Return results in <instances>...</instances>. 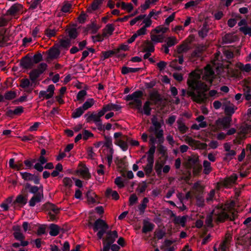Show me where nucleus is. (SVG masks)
<instances>
[{"label": "nucleus", "mask_w": 251, "mask_h": 251, "mask_svg": "<svg viewBox=\"0 0 251 251\" xmlns=\"http://www.w3.org/2000/svg\"><path fill=\"white\" fill-rule=\"evenodd\" d=\"M214 74L213 68L209 64L203 70H197L192 72L187 81L191 89L186 92L182 89L181 96H185L187 94L197 103L204 102L208 98L206 92L212 84Z\"/></svg>", "instance_id": "obj_1"}, {"label": "nucleus", "mask_w": 251, "mask_h": 251, "mask_svg": "<svg viewBox=\"0 0 251 251\" xmlns=\"http://www.w3.org/2000/svg\"><path fill=\"white\" fill-rule=\"evenodd\" d=\"M234 206L235 202L232 201L215 208L206 216L205 224L207 226H212L213 217L218 222H223L227 219L233 220L237 215L234 209Z\"/></svg>", "instance_id": "obj_2"}, {"label": "nucleus", "mask_w": 251, "mask_h": 251, "mask_svg": "<svg viewBox=\"0 0 251 251\" xmlns=\"http://www.w3.org/2000/svg\"><path fill=\"white\" fill-rule=\"evenodd\" d=\"M93 228L94 231H98L97 236L99 239H101L109 226L104 220L98 219L95 222Z\"/></svg>", "instance_id": "obj_3"}, {"label": "nucleus", "mask_w": 251, "mask_h": 251, "mask_svg": "<svg viewBox=\"0 0 251 251\" xmlns=\"http://www.w3.org/2000/svg\"><path fill=\"white\" fill-rule=\"evenodd\" d=\"M151 123L152 126L150 127V130L154 132L159 142H162L163 140V131L161 129V123L158 121L156 116H153L152 117Z\"/></svg>", "instance_id": "obj_4"}, {"label": "nucleus", "mask_w": 251, "mask_h": 251, "mask_svg": "<svg viewBox=\"0 0 251 251\" xmlns=\"http://www.w3.org/2000/svg\"><path fill=\"white\" fill-rule=\"evenodd\" d=\"M184 141L194 149H205L207 147L205 143H201L188 136L185 138Z\"/></svg>", "instance_id": "obj_5"}, {"label": "nucleus", "mask_w": 251, "mask_h": 251, "mask_svg": "<svg viewBox=\"0 0 251 251\" xmlns=\"http://www.w3.org/2000/svg\"><path fill=\"white\" fill-rule=\"evenodd\" d=\"M237 107L230 101L227 100H223V109L225 114L228 116H231L233 114L237 109Z\"/></svg>", "instance_id": "obj_6"}, {"label": "nucleus", "mask_w": 251, "mask_h": 251, "mask_svg": "<svg viewBox=\"0 0 251 251\" xmlns=\"http://www.w3.org/2000/svg\"><path fill=\"white\" fill-rule=\"evenodd\" d=\"M111 145L110 142L105 143L102 151V153L105 156L109 166L111 165L113 159V150L111 148Z\"/></svg>", "instance_id": "obj_7"}, {"label": "nucleus", "mask_w": 251, "mask_h": 251, "mask_svg": "<svg viewBox=\"0 0 251 251\" xmlns=\"http://www.w3.org/2000/svg\"><path fill=\"white\" fill-rule=\"evenodd\" d=\"M84 117L86 118V121L87 123H90L93 121L98 126V129H102V128L103 127V125L102 124L101 120L100 118L98 117L96 113H87L84 115Z\"/></svg>", "instance_id": "obj_8"}, {"label": "nucleus", "mask_w": 251, "mask_h": 251, "mask_svg": "<svg viewBox=\"0 0 251 251\" xmlns=\"http://www.w3.org/2000/svg\"><path fill=\"white\" fill-rule=\"evenodd\" d=\"M54 90V86L52 84L50 85L46 91H41L39 92V97L43 99H50L53 96Z\"/></svg>", "instance_id": "obj_9"}, {"label": "nucleus", "mask_w": 251, "mask_h": 251, "mask_svg": "<svg viewBox=\"0 0 251 251\" xmlns=\"http://www.w3.org/2000/svg\"><path fill=\"white\" fill-rule=\"evenodd\" d=\"M230 120L226 117L219 118L216 121V126L218 129H226L229 126Z\"/></svg>", "instance_id": "obj_10"}, {"label": "nucleus", "mask_w": 251, "mask_h": 251, "mask_svg": "<svg viewBox=\"0 0 251 251\" xmlns=\"http://www.w3.org/2000/svg\"><path fill=\"white\" fill-rule=\"evenodd\" d=\"M216 60L213 61V68H216V73L217 75L222 77H225L227 75L228 68H224L223 65H220L216 66L217 63Z\"/></svg>", "instance_id": "obj_11"}, {"label": "nucleus", "mask_w": 251, "mask_h": 251, "mask_svg": "<svg viewBox=\"0 0 251 251\" xmlns=\"http://www.w3.org/2000/svg\"><path fill=\"white\" fill-rule=\"evenodd\" d=\"M143 96V92L141 91H136L126 97V100H133L135 103L142 101L141 98Z\"/></svg>", "instance_id": "obj_12"}, {"label": "nucleus", "mask_w": 251, "mask_h": 251, "mask_svg": "<svg viewBox=\"0 0 251 251\" xmlns=\"http://www.w3.org/2000/svg\"><path fill=\"white\" fill-rule=\"evenodd\" d=\"M231 240V237L228 235L221 243L219 245V251H229V248Z\"/></svg>", "instance_id": "obj_13"}, {"label": "nucleus", "mask_w": 251, "mask_h": 251, "mask_svg": "<svg viewBox=\"0 0 251 251\" xmlns=\"http://www.w3.org/2000/svg\"><path fill=\"white\" fill-rule=\"evenodd\" d=\"M25 190H28L29 193L33 194L34 195L37 194L39 190H41L40 192L43 193V186L41 185L40 187L36 186H32L29 183H26L25 185V189L22 190V193H24Z\"/></svg>", "instance_id": "obj_14"}, {"label": "nucleus", "mask_w": 251, "mask_h": 251, "mask_svg": "<svg viewBox=\"0 0 251 251\" xmlns=\"http://www.w3.org/2000/svg\"><path fill=\"white\" fill-rule=\"evenodd\" d=\"M142 24H144V25L135 33V35H137V37L145 35L147 33V28L151 26L152 22L150 21L145 20L144 19L143 20Z\"/></svg>", "instance_id": "obj_15"}, {"label": "nucleus", "mask_w": 251, "mask_h": 251, "mask_svg": "<svg viewBox=\"0 0 251 251\" xmlns=\"http://www.w3.org/2000/svg\"><path fill=\"white\" fill-rule=\"evenodd\" d=\"M105 233L107 234V237L105 239L103 240V242L112 245L118 237L117 232L116 230L112 231H109L107 232L106 231Z\"/></svg>", "instance_id": "obj_16"}, {"label": "nucleus", "mask_w": 251, "mask_h": 251, "mask_svg": "<svg viewBox=\"0 0 251 251\" xmlns=\"http://www.w3.org/2000/svg\"><path fill=\"white\" fill-rule=\"evenodd\" d=\"M43 197V193L38 192L30 199L29 201V205L31 207L34 206L36 203L41 201Z\"/></svg>", "instance_id": "obj_17"}, {"label": "nucleus", "mask_w": 251, "mask_h": 251, "mask_svg": "<svg viewBox=\"0 0 251 251\" xmlns=\"http://www.w3.org/2000/svg\"><path fill=\"white\" fill-rule=\"evenodd\" d=\"M128 138L126 137H123L122 139H118L115 141V143L119 146L123 151H126L128 149L127 142Z\"/></svg>", "instance_id": "obj_18"}, {"label": "nucleus", "mask_w": 251, "mask_h": 251, "mask_svg": "<svg viewBox=\"0 0 251 251\" xmlns=\"http://www.w3.org/2000/svg\"><path fill=\"white\" fill-rule=\"evenodd\" d=\"M198 162V158L196 156H192L190 157L187 162H186V166L188 168L194 169V172L195 174H196V169L195 168L196 166L197 165V163Z\"/></svg>", "instance_id": "obj_19"}, {"label": "nucleus", "mask_w": 251, "mask_h": 251, "mask_svg": "<svg viewBox=\"0 0 251 251\" xmlns=\"http://www.w3.org/2000/svg\"><path fill=\"white\" fill-rule=\"evenodd\" d=\"M23 8L22 5L19 3H15L7 10V14L8 15H15L18 13Z\"/></svg>", "instance_id": "obj_20"}, {"label": "nucleus", "mask_w": 251, "mask_h": 251, "mask_svg": "<svg viewBox=\"0 0 251 251\" xmlns=\"http://www.w3.org/2000/svg\"><path fill=\"white\" fill-rule=\"evenodd\" d=\"M20 86L28 93L31 92L33 89V88L30 87L32 86V84L30 83L29 80L27 78L22 79Z\"/></svg>", "instance_id": "obj_21"}, {"label": "nucleus", "mask_w": 251, "mask_h": 251, "mask_svg": "<svg viewBox=\"0 0 251 251\" xmlns=\"http://www.w3.org/2000/svg\"><path fill=\"white\" fill-rule=\"evenodd\" d=\"M60 50L55 47L50 48L48 51L49 59H54L57 58L60 55Z\"/></svg>", "instance_id": "obj_22"}, {"label": "nucleus", "mask_w": 251, "mask_h": 251, "mask_svg": "<svg viewBox=\"0 0 251 251\" xmlns=\"http://www.w3.org/2000/svg\"><path fill=\"white\" fill-rule=\"evenodd\" d=\"M154 225L151 223L148 220H145L143 222V226L142 228V232L143 233H147L148 232L151 231L154 228Z\"/></svg>", "instance_id": "obj_23"}, {"label": "nucleus", "mask_w": 251, "mask_h": 251, "mask_svg": "<svg viewBox=\"0 0 251 251\" xmlns=\"http://www.w3.org/2000/svg\"><path fill=\"white\" fill-rule=\"evenodd\" d=\"M78 173L81 175L83 178L85 179H89L90 177V175L89 173L88 168L84 165L81 166L78 170Z\"/></svg>", "instance_id": "obj_24"}, {"label": "nucleus", "mask_w": 251, "mask_h": 251, "mask_svg": "<svg viewBox=\"0 0 251 251\" xmlns=\"http://www.w3.org/2000/svg\"><path fill=\"white\" fill-rule=\"evenodd\" d=\"M146 15L145 14H141L138 15V16L135 17L131 20H130L129 24L130 25H133L135 24H137V25H140L142 24V23H140V22L142 20H144L146 17Z\"/></svg>", "instance_id": "obj_25"}, {"label": "nucleus", "mask_w": 251, "mask_h": 251, "mask_svg": "<svg viewBox=\"0 0 251 251\" xmlns=\"http://www.w3.org/2000/svg\"><path fill=\"white\" fill-rule=\"evenodd\" d=\"M114 30V27L112 24H108L103 29L102 35L104 37H108L111 35Z\"/></svg>", "instance_id": "obj_26"}, {"label": "nucleus", "mask_w": 251, "mask_h": 251, "mask_svg": "<svg viewBox=\"0 0 251 251\" xmlns=\"http://www.w3.org/2000/svg\"><path fill=\"white\" fill-rule=\"evenodd\" d=\"M106 112L110 111H119L121 109V106L120 105L114 104L113 103H109L107 104L103 105Z\"/></svg>", "instance_id": "obj_27"}, {"label": "nucleus", "mask_w": 251, "mask_h": 251, "mask_svg": "<svg viewBox=\"0 0 251 251\" xmlns=\"http://www.w3.org/2000/svg\"><path fill=\"white\" fill-rule=\"evenodd\" d=\"M21 66L25 69H30L33 66V63L29 58L25 57L21 62Z\"/></svg>", "instance_id": "obj_28"}, {"label": "nucleus", "mask_w": 251, "mask_h": 251, "mask_svg": "<svg viewBox=\"0 0 251 251\" xmlns=\"http://www.w3.org/2000/svg\"><path fill=\"white\" fill-rule=\"evenodd\" d=\"M238 178V176L236 174H233L229 177H227L225 180V185L226 186H229L232 184L235 183L237 179Z\"/></svg>", "instance_id": "obj_29"}, {"label": "nucleus", "mask_w": 251, "mask_h": 251, "mask_svg": "<svg viewBox=\"0 0 251 251\" xmlns=\"http://www.w3.org/2000/svg\"><path fill=\"white\" fill-rule=\"evenodd\" d=\"M154 160L147 159V164L144 168V171L147 175H149L152 171Z\"/></svg>", "instance_id": "obj_30"}, {"label": "nucleus", "mask_w": 251, "mask_h": 251, "mask_svg": "<svg viewBox=\"0 0 251 251\" xmlns=\"http://www.w3.org/2000/svg\"><path fill=\"white\" fill-rule=\"evenodd\" d=\"M71 45V41L67 37H64L59 41V47L67 49Z\"/></svg>", "instance_id": "obj_31"}, {"label": "nucleus", "mask_w": 251, "mask_h": 251, "mask_svg": "<svg viewBox=\"0 0 251 251\" xmlns=\"http://www.w3.org/2000/svg\"><path fill=\"white\" fill-rule=\"evenodd\" d=\"M149 200L148 198H144L141 201L140 204L138 206V209L141 214H143L147 206V204Z\"/></svg>", "instance_id": "obj_32"}, {"label": "nucleus", "mask_w": 251, "mask_h": 251, "mask_svg": "<svg viewBox=\"0 0 251 251\" xmlns=\"http://www.w3.org/2000/svg\"><path fill=\"white\" fill-rule=\"evenodd\" d=\"M161 13V11H155L154 10H152L148 16L146 15V18L144 19L145 20H149L152 22L151 18L153 17L154 19L156 20L158 18V16Z\"/></svg>", "instance_id": "obj_33"}, {"label": "nucleus", "mask_w": 251, "mask_h": 251, "mask_svg": "<svg viewBox=\"0 0 251 251\" xmlns=\"http://www.w3.org/2000/svg\"><path fill=\"white\" fill-rule=\"evenodd\" d=\"M236 154V151L234 150L227 151V152L224 154L223 160L226 162H229L234 158Z\"/></svg>", "instance_id": "obj_34"}, {"label": "nucleus", "mask_w": 251, "mask_h": 251, "mask_svg": "<svg viewBox=\"0 0 251 251\" xmlns=\"http://www.w3.org/2000/svg\"><path fill=\"white\" fill-rule=\"evenodd\" d=\"M187 216H177L175 218L174 222L176 224H179L184 227L186 222Z\"/></svg>", "instance_id": "obj_35"}, {"label": "nucleus", "mask_w": 251, "mask_h": 251, "mask_svg": "<svg viewBox=\"0 0 251 251\" xmlns=\"http://www.w3.org/2000/svg\"><path fill=\"white\" fill-rule=\"evenodd\" d=\"M237 67L242 72L249 73L251 71V64H246L244 65L241 63H238L237 64Z\"/></svg>", "instance_id": "obj_36"}, {"label": "nucleus", "mask_w": 251, "mask_h": 251, "mask_svg": "<svg viewBox=\"0 0 251 251\" xmlns=\"http://www.w3.org/2000/svg\"><path fill=\"white\" fill-rule=\"evenodd\" d=\"M50 234L52 236L57 235L59 232V227L58 226L54 224H51L50 226Z\"/></svg>", "instance_id": "obj_37"}, {"label": "nucleus", "mask_w": 251, "mask_h": 251, "mask_svg": "<svg viewBox=\"0 0 251 251\" xmlns=\"http://www.w3.org/2000/svg\"><path fill=\"white\" fill-rule=\"evenodd\" d=\"M12 201V198H8L1 203L0 207L2 209V211H7L9 209V205L11 204Z\"/></svg>", "instance_id": "obj_38"}, {"label": "nucleus", "mask_w": 251, "mask_h": 251, "mask_svg": "<svg viewBox=\"0 0 251 251\" xmlns=\"http://www.w3.org/2000/svg\"><path fill=\"white\" fill-rule=\"evenodd\" d=\"M151 37L152 42L154 43H161L163 41L164 36L162 34L157 35L151 33Z\"/></svg>", "instance_id": "obj_39"}, {"label": "nucleus", "mask_w": 251, "mask_h": 251, "mask_svg": "<svg viewBox=\"0 0 251 251\" xmlns=\"http://www.w3.org/2000/svg\"><path fill=\"white\" fill-rule=\"evenodd\" d=\"M140 70L139 68H130L124 66L122 67L121 72L122 74L126 75L129 73H135Z\"/></svg>", "instance_id": "obj_40"}, {"label": "nucleus", "mask_w": 251, "mask_h": 251, "mask_svg": "<svg viewBox=\"0 0 251 251\" xmlns=\"http://www.w3.org/2000/svg\"><path fill=\"white\" fill-rule=\"evenodd\" d=\"M208 27L206 23H204L201 29L199 31V35L202 38L205 37L207 35L208 31Z\"/></svg>", "instance_id": "obj_41"}, {"label": "nucleus", "mask_w": 251, "mask_h": 251, "mask_svg": "<svg viewBox=\"0 0 251 251\" xmlns=\"http://www.w3.org/2000/svg\"><path fill=\"white\" fill-rule=\"evenodd\" d=\"M177 124L178 129L180 132L184 133L187 131L188 127L185 126L181 119H178L177 121Z\"/></svg>", "instance_id": "obj_42"}, {"label": "nucleus", "mask_w": 251, "mask_h": 251, "mask_svg": "<svg viewBox=\"0 0 251 251\" xmlns=\"http://www.w3.org/2000/svg\"><path fill=\"white\" fill-rule=\"evenodd\" d=\"M95 101L92 98H90L87 100L83 103L81 107L85 111L89 108H91L94 104Z\"/></svg>", "instance_id": "obj_43"}, {"label": "nucleus", "mask_w": 251, "mask_h": 251, "mask_svg": "<svg viewBox=\"0 0 251 251\" xmlns=\"http://www.w3.org/2000/svg\"><path fill=\"white\" fill-rule=\"evenodd\" d=\"M49 208L50 209V214L51 218H54L55 215L59 212V209L58 208H57L55 205L51 204H49Z\"/></svg>", "instance_id": "obj_44"}, {"label": "nucleus", "mask_w": 251, "mask_h": 251, "mask_svg": "<svg viewBox=\"0 0 251 251\" xmlns=\"http://www.w3.org/2000/svg\"><path fill=\"white\" fill-rule=\"evenodd\" d=\"M151 102L149 101H147L145 102L143 105V112L142 113L144 114L149 116L151 114V108L150 107Z\"/></svg>", "instance_id": "obj_45"}, {"label": "nucleus", "mask_w": 251, "mask_h": 251, "mask_svg": "<svg viewBox=\"0 0 251 251\" xmlns=\"http://www.w3.org/2000/svg\"><path fill=\"white\" fill-rule=\"evenodd\" d=\"M85 110L83 108L80 106L76 108L72 113V117L76 119L80 117L84 112Z\"/></svg>", "instance_id": "obj_46"}, {"label": "nucleus", "mask_w": 251, "mask_h": 251, "mask_svg": "<svg viewBox=\"0 0 251 251\" xmlns=\"http://www.w3.org/2000/svg\"><path fill=\"white\" fill-rule=\"evenodd\" d=\"M28 196L27 195L23 196V195H18L16 200V201L19 204L25 205L27 201Z\"/></svg>", "instance_id": "obj_47"}, {"label": "nucleus", "mask_w": 251, "mask_h": 251, "mask_svg": "<svg viewBox=\"0 0 251 251\" xmlns=\"http://www.w3.org/2000/svg\"><path fill=\"white\" fill-rule=\"evenodd\" d=\"M203 173L208 175L212 171L211 163L207 160H204L203 162Z\"/></svg>", "instance_id": "obj_48"}, {"label": "nucleus", "mask_w": 251, "mask_h": 251, "mask_svg": "<svg viewBox=\"0 0 251 251\" xmlns=\"http://www.w3.org/2000/svg\"><path fill=\"white\" fill-rule=\"evenodd\" d=\"M243 95L247 100H251V88L249 86H245L243 88Z\"/></svg>", "instance_id": "obj_49"}, {"label": "nucleus", "mask_w": 251, "mask_h": 251, "mask_svg": "<svg viewBox=\"0 0 251 251\" xmlns=\"http://www.w3.org/2000/svg\"><path fill=\"white\" fill-rule=\"evenodd\" d=\"M107 196H111L112 199L117 200L119 199V196L116 191L112 190L111 188H107L106 191Z\"/></svg>", "instance_id": "obj_50"}, {"label": "nucleus", "mask_w": 251, "mask_h": 251, "mask_svg": "<svg viewBox=\"0 0 251 251\" xmlns=\"http://www.w3.org/2000/svg\"><path fill=\"white\" fill-rule=\"evenodd\" d=\"M166 42V45L171 47L177 43V40L176 37L171 36L167 38Z\"/></svg>", "instance_id": "obj_51"}, {"label": "nucleus", "mask_w": 251, "mask_h": 251, "mask_svg": "<svg viewBox=\"0 0 251 251\" xmlns=\"http://www.w3.org/2000/svg\"><path fill=\"white\" fill-rule=\"evenodd\" d=\"M16 96V93L14 91H9L5 93L3 99L6 100H11L14 99Z\"/></svg>", "instance_id": "obj_52"}, {"label": "nucleus", "mask_w": 251, "mask_h": 251, "mask_svg": "<svg viewBox=\"0 0 251 251\" xmlns=\"http://www.w3.org/2000/svg\"><path fill=\"white\" fill-rule=\"evenodd\" d=\"M21 176L25 181L32 180L34 175L27 172H20Z\"/></svg>", "instance_id": "obj_53"}, {"label": "nucleus", "mask_w": 251, "mask_h": 251, "mask_svg": "<svg viewBox=\"0 0 251 251\" xmlns=\"http://www.w3.org/2000/svg\"><path fill=\"white\" fill-rule=\"evenodd\" d=\"M168 27H164L162 25L158 26L152 30V32L156 33H161L162 34L165 33L168 30Z\"/></svg>", "instance_id": "obj_54"}, {"label": "nucleus", "mask_w": 251, "mask_h": 251, "mask_svg": "<svg viewBox=\"0 0 251 251\" xmlns=\"http://www.w3.org/2000/svg\"><path fill=\"white\" fill-rule=\"evenodd\" d=\"M189 50V47L187 44H183L177 47V52L179 54L187 52Z\"/></svg>", "instance_id": "obj_55"}, {"label": "nucleus", "mask_w": 251, "mask_h": 251, "mask_svg": "<svg viewBox=\"0 0 251 251\" xmlns=\"http://www.w3.org/2000/svg\"><path fill=\"white\" fill-rule=\"evenodd\" d=\"M121 7L123 9L126 10L128 12H131L133 9V6L131 3H125L124 2L121 3Z\"/></svg>", "instance_id": "obj_56"}, {"label": "nucleus", "mask_w": 251, "mask_h": 251, "mask_svg": "<svg viewBox=\"0 0 251 251\" xmlns=\"http://www.w3.org/2000/svg\"><path fill=\"white\" fill-rule=\"evenodd\" d=\"M40 75L41 74L36 69L31 71L29 73L30 78L32 81H35Z\"/></svg>", "instance_id": "obj_57"}, {"label": "nucleus", "mask_w": 251, "mask_h": 251, "mask_svg": "<svg viewBox=\"0 0 251 251\" xmlns=\"http://www.w3.org/2000/svg\"><path fill=\"white\" fill-rule=\"evenodd\" d=\"M156 149V147L155 145H152L151 148H150L148 152V158L147 159H151L152 160H154V153L155 152Z\"/></svg>", "instance_id": "obj_58"}, {"label": "nucleus", "mask_w": 251, "mask_h": 251, "mask_svg": "<svg viewBox=\"0 0 251 251\" xmlns=\"http://www.w3.org/2000/svg\"><path fill=\"white\" fill-rule=\"evenodd\" d=\"M63 182L64 185L68 188H71L73 184V181L72 179L71 178L68 177H65L63 178Z\"/></svg>", "instance_id": "obj_59"}, {"label": "nucleus", "mask_w": 251, "mask_h": 251, "mask_svg": "<svg viewBox=\"0 0 251 251\" xmlns=\"http://www.w3.org/2000/svg\"><path fill=\"white\" fill-rule=\"evenodd\" d=\"M156 237L158 239H162L166 234V231L164 229L156 230L155 232Z\"/></svg>", "instance_id": "obj_60"}, {"label": "nucleus", "mask_w": 251, "mask_h": 251, "mask_svg": "<svg viewBox=\"0 0 251 251\" xmlns=\"http://www.w3.org/2000/svg\"><path fill=\"white\" fill-rule=\"evenodd\" d=\"M251 132V130L250 129L249 124H246L244 126H243L240 128V133L242 134L245 135Z\"/></svg>", "instance_id": "obj_61"}, {"label": "nucleus", "mask_w": 251, "mask_h": 251, "mask_svg": "<svg viewBox=\"0 0 251 251\" xmlns=\"http://www.w3.org/2000/svg\"><path fill=\"white\" fill-rule=\"evenodd\" d=\"M114 182L119 188L125 187V182L120 176L117 177L115 179Z\"/></svg>", "instance_id": "obj_62"}, {"label": "nucleus", "mask_w": 251, "mask_h": 251, "mask_svg": "<svg viewBox=\"0 0 251 251\" xmlns=\"http://www.w3.org/2000/svg\"><path fill=\"white\" fill-rule=\"evenodd\" d=\"M147 188V185L145 181H143L140 183L137 188V190L140 193H142L145 191Z\"/></svg>", "instance_id": "obj_63"}, {"label": "nucleus", "mask_w": 251, "mask_h": 251, "mask_svg": "<svg viewBox=\"0 0 251 251\" xmlns=\"http://www.w3.org/2000/svg\"><path fill=\"white\" fill-rule=\"evenodd\" d=\"M240 30L245 35H249L251 36V28L248 26L240 27Z\"/></svg>", "instance_id": "obj_64"}]
</instances>
